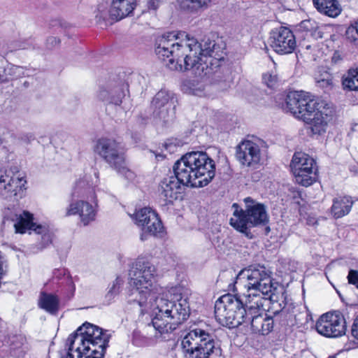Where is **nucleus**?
Segmentation results:
<instances>
[{"mask_svg": "<svg viewBox=\"0 0 358 358\" xmlns=\"http://www.w3.org/2000/svg\"><path fill=\"white\" fill-rule=\"evenodd\" d=\"M155 266L144 257H138L131 264L129 271L130 300L143 306L148 299L154 300L152 324L160 334L169 333L176 329L189 316L188 291L184 288L174 287L170 292V299L156 296L159 288L155 283Z\"/></svg>", "mask_w": 358, "mask_h": 358, "instance_id": "nucleus-1", "label": "nucleus"}, {"mask_svg": "<svg viewBox=\"0 0 358 358\" xmlns=\"http://www.w3.org/2000/svg\"><path fill=\"white\" fill-rule=\"evenodd\" d=\"M178 35L168 33L159 38L156 43L155 53L166 66L171 70L180 71L192 69L202 77L220 66L224 59V52L215 41L203 40L199 43L194 38L178 41Z\"/></svg>", "mask_w": 358, "mask_h": 358, "instance_id": "nucleus-2", "label": "nucleus"}, {"mask_svg": "<svg viewBox=\"0 0 358 358\" xmlns=\"http://www.w3.org/2000/svg\"><path fill=\"white\" fill-rule=\"evenodd\" d=\"M173 169L180 184L192 187L206 186L215 175L214 161L203 152L185 154L175 162Z\"/></svg>", "mask_w": 358, "mask_h": 358, "instance_id": "nucleus-3", "label": "nucleus"}, {"mask_svg": "<svg viewBox=\"0 0 358 358\" xmlns=\"http://www.w3.org/2000/svg\"><path fill=\"white\" fill-rule=\"evenodd\" d=\"M110 336L107 331L85 322L69 336L66 358H103Z\"/></svg>", "mask_w": 358, "mask_h": 358, "instance_id": "nucleus-4", "label": "nucleus"}, {"mask_svg": "<svg viewBox=\"0 0 358 358\" xmlns=\"http://www.w3.org/2000/svg\"><path fill=\"white\" fill-rule=\"evenodd\" d=\"M271 274L264 266H250L241 270L237 275L233 285V291H237L238 287H243L245 289L243 295L246 302L251 300L255 303V307L264 306L266 299L271 300L272 293L276 289Z\"/></svg>", "mask_w": 358, "mask_h": 358, "instance_id": "nucleus-5", "label": "nucleus"}, {"mask_svg": "<svg viewBox=\"0 0 358 358\" xmlns=\"http://www.w3.org/2000/svg\"><path fill=\"white\" fill-rule=\"evenodd\" d=\"M248 307L238 294H227L220 297L215 305V317L222 326L229 329L247 322Z\"/></svg>", "mask_w": 358, "mask_h": 358, "instance_id": "nucleus-6", "label": "nucleus"}, {"mask_svg": "<svg viewBox=\"0 0 358 358\" xmlns=\"http://www.w3.org/2000/svg\"><path fill=\"white\" fill-rule=\"evenodd\" d=\"M245 210L239 208L237 203H234V217L230 219V224L236 230L249 236V229L257 225L265 224L268 218L265 206L250 197L244 199Z\"/></svg>", "mask_w": 358, "mask_h": 358, "instance_id": "nucleus-7", "label": "nucleus"}, {"mask_svg": "<svg viewBox=\"0 0 358 358\" xmlns=\"http://www.w3.org/2000/svg\"><path fill=\"white\" fill-rule=\"evenodd\" d=\"M309 93L303 91L289 92L286 98V108L294 116L309 124L313 132V104Z\"/></svg>", "mask_w": 358, "mask_h": 358, "instance_id": "nucleus-8", "label": "nucleus"}, {"mask_svg": "<svg viewBox=\"0 0 358 358\" xmlns=\"http://www.w3.org/2000/svg\"><path fill=\"white\" fill-rule=\"evenodd\" d=\"M27 181L17 166L0 170V195L6 199L22 198Z\"/></svg>", "mask_w": 358, "mask_h": 358, "instance_id": "nucleus-9", "label": "nucleus"}, {"mask_svg": "<svg viewBox=\"0 0 358 358\" xmlns=\"http://www.w3.org/2000/svg\"><path fill=\"white\" fill-rule=\"evenodd\" d=\"M95 151L111 168L118 173H125L127 167L124 152L115 140L99 139L96 143Z\"/></svg>", "mask_w": 358, "mask_h": 358, "instance_id": "nucleus-10", "label": "nucleus"}, {"mask_svg": "<svg viewBox=\"0 0 358 358\" xmlns=\"http://www.w3.org/2000/svg\"><path fill=\"white\" fill-rule=\"evenodd\" d=\"M177 98L174 93L165 90L159 91L153 97V117L164 124L172 122L176 117Z\"/></svg>", "mask_w": 358, "mask_h": 358, "instance_id": "nucleus-11", "label": "nucleus"}, {"mask_svg": "<svg viewBox=\"0 0 358 358\" xmlns=\"http://www.w3.org/2000/svg\"><path fill=\"white\" fill-rule=\"evenodd\" d=\"M315 329L322 336L328 338H338L345 334L346 321L339 311L322 315L315 324Z\"/></svg>", "mask_w": 358, "mask_h": 358, "instance_id": "nucleus-12", "label": "nucleus"}, {"mask_svg": "<svg viewBox=\"0 0 358 358\" xmlns=\"http://www.w3.org/2000/svg\"><path fill=\"white\" fill-rule=\"evenodd\" d=\"M247 322H250L251 329L254 333L268 335L274 327L273 317L264 312V306L255 307L252 301H247Z\"/></svg>", "mask_w": 358, "mask_h": 358, "instance_id": "nucleus-13", "label": "nucleus"}, {"mask_svg": "<svg viewBox=\"0 0 358 358\" xmlns=\"http://www.w3.org/2000/svg\"><path fill=\"white\" fill-rule=\"evenodd\" d=\"M136 0H112L110 8L107 10L106 3H100L97 7L96 18L97 22H106L111 18L116 21L128 16L134 9Z\"/></svg>", "mask_w": 358, "mask_h": 358, "instance_id": "nucleus-14", "label": "nucleus"}, {"mask_svg": "<svg viewBox=\"0 0 358 358\" xmlns=\"http://www.w3.org/2000/svg\"><path fill=\"white\" fill-rule=\"evenodd\" d=\"M313 166V158L309 157L303 152H296L294 155L290 164V167L298 183L308 187L313 182L312 173Z\"/></svg>", "mask_w": 358, "mask_h": 358, "instance_id": "nucleus-15", "label": "nucleus"}, {"mask_svg": "<svg viewBox=\"0 0 358 358\" xmlns=\"http://www.w3.org/2000/svg\"><path fill=\"white\" fill-rule=\"evenodd\" d=\"M271 48L278 54H289L296 48L295 36L292 31L285 27L273 30L269 37Z\"/></svg>", "mask_w": 358, "mask_h": 358, "instance_id": "nucleus-16", "label": "nucleus"}, {"mask_svg": "<svg viewBox=\"0 0 358 358\" xmlns=\"http://www.w3.org/2000/svg\"><path fill=\"white\" fill-rule=\"evenodd\" d=\"M334 115L335 110L330 102L320 98L315 99V135L324 134Z\"/></svg>", "mask_w": 358, "mask_h": 358, "instance_id": "nucleus-17", "label": "nucleus"}, {"mask_svg": "<svg viewBox=\"0 0 358 358\" xmlns=\"http://www.w3.org/2000/svg\"><path fill=\"white\" fill-rule=\"evenodd\" d=\"M17 233L24 234L27 230H32L37 234L41 235V248H45L52 242L51 234L48 232L47 227L41 224H36L33 222V215L24 212L20 215L17 222L14 224Z\"/></svg>", "mask_w": 358, "mask_h": 358, "instance_id": "nucleus-18", "label": "nucleus"}, {"mask_svg": "<svg viewBox=\"0 0 358 358\" xmlns=\"http://www.w3.org/2000/svg\"><path fill=\"white\" fill-rule=\"evenodd\" d=\"M136 223L142 227L144 233L156 236L162 231L163 226L157 215L150 208H143L134 215Z\"/></svg>", "mask_w": 358, "mask_h": 358, "instance_id": "nucleus-19", "label": "nucleus"}, {"mask_svg": "<svg viewBox=\"0 0 358 358\" xmlns=\"http://www.w3.org/2000/svg\"><path fill=\"white\" fill-rule=\"evenodd\" d=\"M127 84L122 83L117 86L109 88H101L99 93L98 97L102 101L108 104L109 107L115 106L118 108V112L121 113H125V108L122 106L123 99L125 98V92L128 91Z\"/></svg>", "mask_w": 358, "mask_h": 358, "instance_id": "nucleus-20", "label": "nucleus"}, {"mask_svg": "<svg viewBox=\"0 0 358 358\" xmlns=\"http://www.w3.org/2000/svg\"><path fill=\"white\" fill-rule=\"evenodd\" d=\"M236 158L243 164L251 166L257 164L261 159L259 146L251 141H245L236 149Z\"/></svg>", "mask_w": 358, "mask_h": 358, "instance_id": "nucleus-21", "label": "nucleus"}, {"mask_svg": "<svg viewBox=\"0 0 358 358\" xmlns=\"http://www.w3.org/2000/svg\"><path fill=\"white\" fill-rule=\"evenodd\" d=\"M79 215L81 222L87 225L95 220L96 211L93 206L83 200L72 201L66 208V215Z\"/></svg>", "mask_w": 358, "mask_h": 358, "instance_id": "nucleus-22", "label": "nucleus"}, {"mask_svg": "<svg viewBox=\"0 0 358 358\" xmlns=\"http://www.w3.org/2000/svg\"><path fill=\"white\" fill-rule=\"evenodd\" d=\"M180 183L174 176H169L164 178L159 183L158 187L159 195L165 204L172 203L177 199L181 189Z\"/></svg>", "mask_w": 358, "mask_h": 358, "instance_id": "nucleus-23", "label": "nucleus"}, {"mask_svg": "<svg viewBox=\"0 0 358 358\" xmlns=\"http://www.w3.org/2000/svg\"><path fill=\"white\" fill-rule=\"evenodd\" d=\"M203 342L199 345L195 351H192L191 355H187V358H209L210 355H220L221 349L220 347L215 345L213 336L210 334H203Z\"/></svg>", "mask_w": 358, "mask_h": 358, "instance_id": "nucleus-24", "label": "nucleus"}, {"mask_svg": "<svg viewBox=\"0 0 358 358\" xmlns=\"http://www.w3.org/2000/svg\"><path fill=\"white\" fill-rule=\"evenodd\" d=\"M203 334H208L207 331L201 329H194L188 332L182 338V347L185 352V356L191 355L192 351H195L203 342L206 336Z\"/></svg>", "mask_w": 358, "mask_h": 358, "instance_id": "nucleus-25", "label": "nucleus"}, {"mask_svg": "<svg viewBox=\"0 0 358 358\" xmlns=\"http://www.w3.org/2000/svg\"><path fill=\"white\" fill-rule=\"evenodd\" d=\"M315 7L320 13L331 17H337L342 10L337 0H315Z\"/></svg>", "mask_w": 358, "mask_h": 358, "instance_id": "nucleus-26", "label": "nucleus"}, {"mask_svg": "<svg viewBox=\"0 0 358 358\" xmlns=\"http://www.w3.org/2000/svg\"><path fill=\"white\" fill-rule=\"evenodd\" d=\"M353 201L349 196L335 198L331 206V213L335 218H341L348 215L351 210Z\"/></svg>", "mask_w": 358, "mask_h": 358, "instance_id": "nucleus-27", "label": "nucleus"}, {"mask_svg": "<svg viewBox=\"0 0 358 358\" xmlns=\"http://www.w3.org/2000/svg\"><path fill=\"white\" fill-rule=\"evenodd\" d=\"M73 201L75 199H85L91 201H94L96 196L94 189L87 184L85 180H79L76 182L71 192Z\"/></svg>", "mask_w": 358, "mask_h": 358, "instance_id": "nucleus-28", "label": "nucleus"}, {"mask_svg": "<svg viewBox=\"0 0 358 358\" xmlns=\"http://www.w3.org/2000/svg\"><path fill=\"white\" fill-rule=\"evenodd\" d=\"M38 306L50 314H56L59 310V300L54 294L42 292L38 299Z\"/></svg>", "mask_w": 358, "mask_h": 358, "instance_id": "nucleus-29", "label": "nucleus"}, {"mask_svg": "<svg viewBox=\"0 0 358 358\" xmlns=\"http://www.w3.org/2000/svg\"><path fill=\"white\" fill-rule=\"evenodd\" d=\"M342 83L345 89L358 91V68L349 69L343 77Z\"/></svg>", "mask_w": 358, "mask_h": 358, "instance_id": "nucleus-30", "label": "nucleus"}, {"mask_svg": "<svg viewBox=\"0 0 358 358\" xmlns=\"http://www.w3.org/2000/svg\"><path fill=\"white\" fill-rule=\"evenodd\" d=\"M26 69L21 66H16L8 63L3 69V73L7 79H17L25 76Z\"/></svg>", "mask_w": 358, "mask_h": 358, "instance_id": "nucleus-31", "label": "nucleus"}, {"mask_svg": "<svg viewBox=\"0 0 358 358\" xmlns=\"http://www.w3.org/2000/svg\"><path fill=\"white\" fill-rule=\"evenodd\" d=\"M211 0H185L184 3L191 10L197 11L207 8Z\"/></svg>", "mask_w": 358, "mask_h": 358, "instance_id": "nucleus-32", "label": "nucleus"}, {"mask_svg": "<svg viewBox=\"0 0 358 358\" xmlns=\"http://www.w3.org/2000/svg\"><path fill=\"white\" fill-rule=\"evenodd\" d=\"M182 90L188 94L201 96L203 92V88L201 85L196 87L194 82L188 81L184 83Z\"/></svg>", "mask_w": 358, "mask_h": 358, "instance_id": "nucleus-33", "label": "nucleus"}, {"mask_svg": "<svg viewBox=\"0 0 358 358\" xmlns=\"http://www.w3.org/2000/svg\"><path fill=\"white\" fill-rule=\"evenodd\" d=\"M315 87L324 89L327 92L332 87V78L330 74L326 73L323 78L316 81Z\"/></svg>", "mask_w": 358, "mask_h": 358, "instance_id": "nucleus-34", "label": "nucleus"}, {"mask_svg": "<svg viewBox=\"0 0 358 358\" xmlns=\"http://www.w3.org/2000/svg\"><path fill=\"white\" fill-rule=\"evenodd\" d=\"M313 24L310 20H303L299 25V31L306 32V36L311 38L313 36Z\"/></svg>", "mask_w": 358, "mask_h": 358, "instance_id": "nucleus-35", "label": "nucleus"}, {"mask_svg": "<svg viewBox=\"0 0 358 358\" xmlns=\"http://www.w3.org/2000/svg\"><path fill=\"white\" fill-rule=\"evenodd\" d=\"M120 284L121 280L118 278L113 281L112 286L109 288V290L106 295V299L108 301H111L113 297L119 293Z\"/></svg>", "mask_w": 358, "mask_h": 358, "instance_id": "nucleus-36", "label": "nucleus"}, {"mask_svg": "<svg viewBox=\"0 0 358 358\" xmlns=\"http://www.w3.org/2000/svg\"><path fill=\"white\" fill-rule=\"evenodd\" d=\"M278 80L277 75L273 73H266L263 76V80L268 87H273Z\"/></svg>", "mask_w": 358, "mask_h": 358, "instance_id": "nucleus-37", "label": "nucleus"}, {"mask_svg": "<svg viewBox=\"0 0 358 358\" xmlns=\"http://www.w3.org/2000/svg\"><path fill=\"white\" fill-rule=\"evenodd\" d=\"M346 38L350 42H357L358 40V31H357V27L351 26L346 30Z\"/></svg>", "mask_w": 358, "mask_h": 358, "instance_id": "nucleus-38", "label": "nucleus"}, {"mask_svg": "<svg viewBox=\"0 0 358 358\" xmlns=\"http://www.w3.org/2000/svg\"><path fill=\"white\" fill-rule=\"evenodd\" d=\"M347 278L349 284L355 285L358 289V270L350 269Z\"/></svg>", "mask_w": 358, "mask_h": 358, "instance_id": "nucleus-39", "label": "nucleus"}, {"mask_svg": "<svg viewBox=\"0 0 358 358\" xmlns=\"http://www.w3.org/2000/svg\"><path fill=\"white\" fill-rule=\"evenodd\" d=\"M60 43V40L55 36H50L46 41V47L48 49H53L58 46Z\"/></svg>", "mask_w": 358, "mask_h": 358, "instance_id": "nucleus-40", "label": "nucleus"}, {"mask_svg": "<svg viewBox=\"0 0 358 358\" xmlns=\"http://www.w3.org/2000/svg\"><path fill=\"white\" fill-rule=\"evenodd\" d=\"M231 84H232V78L229 75L224 80L220 81L217 85H218V87L220 90H226L228 88L231 87Z\"/></svg>", "mask_w": 358, "mask_h": 358, "instance_id": "nucleus-41", "label": "nucleus"}, {"mask_svg": "<svg viewBox=\"0 0 358 358\" xmlns=\"http://www.w3.org/2000/svg\"><path fill=\"white\" fill-rule=\"evenodd\" d=\"M35 138L34 135L32 133H27L24 134L21 136V140L27 143H30L31 141H34Z\"/></svg>", "mask_w": 358, "mask_h": 358, "instance_id": "nucleus-42", "label": "nucleus"}, {"mask_svg": "<svg viewBox=\"0 0 358 358\" xmlns=\"http://www.w3.org/2000/svg\"><path fill=\"white\" fill-rule=\"evenodd\" d=\"M162 2V0H150L148 2V8L150 9L156 10Z\"/></svg>", "mask_w": 358, "mask_h": 358, "instance_id": "nucleus-43", "label": "nucleus"}, {"mask_svg": "<svg viewBox=\"0 0 358 358\" xmlns=\"http://www.w3.org/2000/svg\"><path fill=\"white\" fill-rule=\"evenodd\" d=\"M287 313V308H286V306L285 305L282 308H281L280 310H275L274 311V314L275 315H277V314H281V315H284Z\"/></svg>", "mask_w": 358, "mask_h": 358, "instance_id": "nucleus-44", "label": "nucleus"}, {"mask_svg": "<svg viewBox=\"0 0 358 358\" xmlns=\"http://www.w3.org/2000/svg\"><path fill=\"white\" fill-rule=\"evenodd\" d=\"M300 46L301 48H304L306 50H309L311 49V45L306 44L305 41H303L300 43Z\"/></svg>", "mask_w": 358, "mask_h": 358, "instance_id": "nucleus-45", "label": "nucleus"}, {"mask_svg": "<svg viewBox=\"0 0 358 358\" xmlns=\"http://www.w3.org/2000/svg\"><path fill=\"white\" fill-rule=\"evenodd\" d=\"M278 305L280 307H281V303H273V308H275V306Z\"/></svg>", "mask_w": 358, "mask_h": 358, "instance_id": "nucleus-46", "label": "nucleus"}, {"mask_svg": "<svg viewBox=\"0 0 358 358\" xmlns=\"http://www.w3.org/2000/svg\"><path fill=\"white\" fill-rule=\"evenodd\" d=\"M316 176H317V171H316V170H315V179H314L315 182H317V177H316Z\"/></svg>", "mask_w": 358, "mask_h": 358, "instance_id": "nucleus-47", "label": "nucleus"}, {"mask_svg": "<svg viewBox=\"0 0 358 358\" xmlns=\"http://www.w3.org/2000/svg\"><path fill=\"white\" fill-rule=\"evenodd\" d=\"M156 157H157V158H158V157H162V158H163V157H164V156H162V155H156Z\"/></svg>", "mask_w": 358, "mask_h": 358, "instance_id": "nucleus-48", "label": "nucleus"}, {"mask_svg": "<svg viewBox=\"0 0 358 358\" xmlns=\"http://www.w3.org/2000/svg\"><path fill=\"white\" fill-rule=\"evenodd\" d=\"M141 240H144L143 235L141 236Z\"/></svg>", "mask_w": 358, "mask_h": 358, "instance_id": "nucleus-49", "label": "nucleus"}, {"mask_svg": "<svg viewBox=\"0 0 358 358\" xmlns=\"http://www.w3.org/2000/svg\"><path fill=\"white\" fill-rule=\"evenodd\" d=\"M336 292L339 294V296H341V294H340L339 291L336 290Z\"/></svg>", "mask_w": 358, "mask_h": 358, "instance_id": "nucleus-50", "label": "nucleus"}]
</instances>
